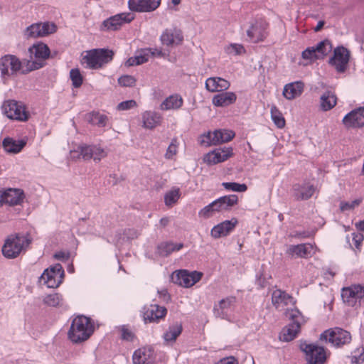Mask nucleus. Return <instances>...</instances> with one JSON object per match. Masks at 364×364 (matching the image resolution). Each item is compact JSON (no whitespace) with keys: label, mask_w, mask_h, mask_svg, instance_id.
Returning <instances> with one entry per match:
<instances>
[{"label":"nucleus","mask_w":364,"mask_h":364,"mask_svg":"<svg viewBox=\"0 0 364 364\" xmlns=\"http://www.w3.org/2000/svg\"><path fill=\"white\" fill-rule=\"evenodd\" d=\"M222 186L228 191L235 192H245L247 190V186L245 183H237L235 182H223Z\"/></svg>","instance_id":"obj_45"},{"label":"nucleus","mask_w":364,"mask_h":364,"mask_svg":"<svg viewBox=\"0 0 364 364\" xmlns=\"http://www.w3.org/2000/svg\"><path fill=\"white\" fill-rule=\"evenodd\" d=\"M22 62L16 55H5L0 58L1 77L5 83L21 70Z\"/></svg>","instance_id":"obj_6"},{"label":"nucleus","mask_w":364,"mask_h":364,"mask_svg":"<svg viewBox=\"0 0 364 364\" xmlns=\"http://www.w3.org/2000/svg\"><path fill=\"white\" fill-rule=\"evenodd\" d=\"M40 27L42 37L53 33L57 30V26L53 23L45 22L43 23H40Z\"/></svg>","instance_id":"obj_48"},{"label":"nucleus","mask_w":364,"mask_h":364,"mask_svg":"<svg viewBox=\"0 0 364 364\" xmlns=\"http://www.w3.org/2000/svg\"><path fill=\"white\" fill-rule=\"evenodd\" d=\"M216 211L215 210L214 205L213 202L210 203L209 205L205 206L203 209H201L198 214L200 217H203L205 218H208L213 215L214 213Z\"/></svg>","instance_id":"obj_54"},{"label":"nucleus","mask_w":364,"mask_h":364,"mask_svg":"<svg viewBox=\"0 0 364 364\" xmlns=\"http://www.w3.org/2000/svg\"><path fill=\"white\" fill-rule=\"evenodd\" d=\"M316 54L319 59L323 58L326 55H327L332 50V44L331 41L328 39L322 41L317 43L316 46H314Z\"/></svg>","instance_id":"obj_41"},{"label":"nucleus","mask_w":364,"mask_h":364,"mask_svg":"<svg viewBox=\"0 0 364 364\" xmlns=\"http://www.w3.org/2000/svg\"><path fill=\"white\" fill-rule=\"evenodd\" d=\"M167 309L164 306L158 304H151L148 307H144L143 316L145 322H159V321L166 316Z\"/></svg>","instance_id":"obj_17"},{"label":"nucleus","mask_w":364,"mask_h":364,"mask_svg":"<svg viewBox=\"0 0 364 364\" xmlns=\"http://www.w3.org/2000/svg\"><path fill=\"white\" fill-rule=\"evenodd\" d=\"M183 331V326L181 322H176L168 326V330L164 333L163 338L167 343L175 342L177 338L181 335Z\"/></svg>","instance_id":"obj_34"},{"label":"nucleus","mask_w":364,"mask_h":364,"mask_svg":"<svg viewBox=\"0 0 364 364\" xmlns=\"http://www.w3.org/2000/svg\"><path fill=\"white\" fill-rule=\"evenodd\" d=\"M31 238L28 234L20 233L8 236L2 247V253L9 259L16 258L21 252L31 244Z\"/></svg>","instance_id":"obj_2"},{"label":"nucleus","mask_w":364,"mask_h":364,"mask_svg":"<svg viewBox=\"0 0 364 364\" xmlns=\"http://www.w3.org/2000/svg\"><path fill=\"white\" fill-rule=\"evenodd\" d=\"M237 95L233 92H225L215 95L212 100L216 107H228L235 102Z\"/></svg>","instance_id":"obj_29"},{"label":"nucleus","mask_w":364,"mask_h":364,"mask_svg":"<svg viewBox=\"0 0 364 364\" xmlns=\"http://www.w3.org/2000/svg\"><path fill=\"white\" fill-rule=\"evenodd\" d=\"M236 301L235 296H228L221 299L218 304H215L213 307V314L216 318L230 321V312L232 310V306Z\"/></svg>","instance_id":"obj_14"},{"label":"nucleus","mask_w":364,"mask_h":364,"mask_svg":"<svg viewBox=\"0 0 364 364\" xmlns=\"http://www.w3.org/2000/svg\"><path fill=\"white\" fill-rule=\"evenodd\" d=\"M161 43L166 46H173L181 44L183 41L182 31L176 28L166 29L160 37Z\"/></svg>","instance_id":"obj_19"},{"label":"nucleus","mask_w":364,"mask_h":364,"mask_svg":"<svg viewBox=\"0 0 364 364\" xmlns=\"http://www.w3.org/2000/svg\"><path fill=\"white\" fill-rule=\"evenodd\" d=\"M24 198L23 191L21 189L9 188L0 196V203L10 206L21 204Z\"/></svg>","instance_id":"obj_20"},{"label":"nucleus","mask_w":364,"mask_h":364,"mask_svg":"<svg viewBox=\"0 0 364 364\" xmlns=\"http://www.w3.org/2000/svg\"><path fill=\"white\" fill-rule=\"evenodd\" d=\"M161 0H129V9L136 12H151L160 5Z\"/></svg>","instance_id":"obj_16"},{"label":"nucleus","mask_w":364,"mask_h":364,"mask_svg":"<svg viewBox=\"0 0 364 364\" xmlns=\"http://www.w3.org/2000/svg\"><path fill=\"white\" fill-rule=\"evenodd\" d=\"M232 154V149L230 147L217 149L204 157V161L208 164H216L227 160Z\"/></svg>","instance_id":"obj_22"},{"label":"nucleus","mask_w":364,"mask_h":364,"mask_svg":"<svg viewBox=\"0 0 364 364\" xmlns=\"http://www.w3.org/2000/svg\"><path fill=\"white\" fill-rule=\"evenodd\" d=\"M358 355L351 356L352 364H361L364 361V348L358 349Z\"/></svg>","instance_id":"obj_59"},{"label":"nucleus","mask_w":364,"mask_h":364,"mask_svg":"<svg viewBox=\"0 0 364 364\" xmlns=\"http://www.w3.org/2000/svg\"><path fill=\"white\" fill-rule=\"evenodd\" d=\"M226 52L228 54L240 55L245 52V48L240 44H231L226 48Z\"/></svg>","instance_id":"obj_53"},{"label":"nucleus","mask_w":364,"mask_h":364,"mask_svg":"<svg viewBox=\"0 0 364 364\" xmlns=\"http://www.w3.org/2000/svg\"><path fill=\"white\" fill-rule=\"evenodd\" d=\"M24 140H14L12 138L6 137L3 140L2 145L6 152L18 153L26 146Z\"/></svg>","instance_id":"obj_33"},{"label":"nucleus","mask_w":364,"mask_h":364,"mask_svg":"<svg viewBox=\"0 0 364 364\" xmlns=\"http://www.w3.org/2000/svg\"><path fill=\"white\" fill-rule=\"evenodd\" d=\"M62 301L61 296L58 294H51L46 296L43 299V303L49 306L56 307L60 304Z\"/></svg>","instance_id":"obj_46"},{"label":"nucleus","mask_w":364,"mask_h":364,"mask_svg":"<svg viewBox=\"0 0 364 364\" xmlns=\"http://www.w3.org/2000/svg\"><path fill=\"white\" fill-rule=\"evenodd\" d=\"M154 352L150 346L136 350L132 356L134 364H150L154 362Z\"/></svg>","instance_id":"obj_21"},{"label":"nucleus","mask_w":364,"mask_h":364,"mask_svg":"<svg viewBox=\"0 0 364 364\" xmlns=\"http://www.w3.org/2000/svg\"><path fill=\"white\" fill-rule=\"evenodd\" d=\"M144 126L148 129H153L160 124L161 116L156 112L146 111L143 115Z\"/></svg>","instance_id":"obj_36"},{"label":"nucleus","mask_w":364,"mask_h":364,"mask_svg":"<svg viewBox=\"0 0 364 364\" xmlns=\"http://www.w3.org/2000/svg\"><path fill=\"white\" fill-rule=\"evenodd\" d=\"M320 340L328 341L333 346L340 347L350 342L351 335L348 331L336 327L323 332L320 336Z\"/></svg>","instance_id":"obj_7"},{"label":"nucleus","mask_w":364,"mask_h":364,"mask_svg":"<svg viewBox=\"0 0 364 364\" xmlns=\"http://www.w3.org/2000/svg\"><path fill=\"white\" fill-rule=\"evenodd\" d=\"M28 50L31 55H33L37 60L32 62L28 61L26 69L21 70V73L23 74L43 68L45 63H43L42 60L48 59L50 55V48L43 43L33 44Z\"/></svg>","instance_id":"obj_4"},{"label":"nucleus","mask_w":364,"mask_h":364,"mask_svg":"<svg viewBox=\"0 0 364 364\" xmlns=\"http://www.w3.org/2000/svg\"><path fill=\"white\" fill-rule=\"evenodd\" d=\"M301 56L304 59H306V60H313L319 59L316 54V51L314 46L309 47L306 49H305L302 52Z\"/></svg>","instance_id":"obj_51"},{"label":"nucleus","mask_w":364,"mask_h":364,"mask_svg":"<svg viewBox=\"0 0 364 364\" xmlns=\"http://www.w3.org/2000/svg\"><path fill=\"white\" fill-rule=\"evenodd\" d=\"M136 102L134 100L123 101L117 105V109L119 111L128 110L136 107Z\"/></svg>","instance_id":"obj_55"},{"label":"nucleus","mask_w":364,"mask_h":364,"mask_svg":"<svg viewBox=\"0 0 364 364\" xmlns=\"http://www.w3.org/2000/svg\"><path fill=\"white\" fill-rule=\"evenodd\" d=\"M355 294L356 302L358 301L360 306L364 305V286L355 284Z\"/></svg>","instance_id":"obj_56"},{"label":"nucleus","mask_w":364,"mask_h":364,"mask_svg":"<svg viewBox=\"0 0 364 364\" xmlns=\"http://www.w3.org/2000/svg\"><path fill=\"white\" fill-rule=\"evenodd\" d=\"M77 151L84 160L93 159L95 161H100L106 156L104 149L97 146L82 145L78 147Z\"/></svg>","instance_id":"obj_18"},{"label":"nucleus","mask_w":364,"mask_h":364,"mask_svg":"<svg viewBox=\"0 0 364 364\" xmlns=\"http://www.w3.org/2000/svg\"><path fill=\"white\" fill-rule=\"evenodd\" d=\"M181 197L180 189L178 188H173L164 195V203L168 207L173 206L177 203Z\"/></svg>","instance_id":"obj_42"},{"label":"nucleus","mask_w":364,"mask_h":364,"mask_svg":"<svg viewBox=\"0 0 364 364\" xmlns=\"http://www.w3.org/2000/svg\"><path fill=\"white\" fill-rule=\"evenodd\" d=\"M93 333L91 319L85 316H78L73 319L68 331V338L75 343L87 340Z\"/></svg>","instance_id":"obj_1"},{"label":"nucleus","mask_w":364,"mask_h":364,"mask_svg":"<svg viewBox=\"0 0 364 364\" xmlns=\"http://www.w3.org/2000/svg\"><path fill=\"white\" fill-rule=\"evenodd\" d=\"M23 34L26 38H36L42 37L40 23H33L28 26L24 31Z\"/></svg>","instance_id":"obj_43"},{"label":"nucleus","mask_w":364,"mask_h":364,"mask_svg":"<svg viewBox=\"0 0 364 364\" xmlns=\"http://www.w3.org/2000/svg\"><path fill=\"white\" fill-rule=\"evenodd\" d=\"M304 89V83L302 81H295L284 85L283 90L284 97L289 100L299 97Z\"/></svg>","instance_id":"obj_26"},{"label":"nucleus","mask_w":364,"mask_h":364,"mask_svg":"<svg viewBox=\"0 0 364 364\" xmlns=\"http://www.w3.org/2000/svg\"><path fill=\"white\" fill-rule=\"evenodd\" d=\"M353 240L355 242V245L357 248L359 247V246L360 245L361 242H363V235L360 233H353Z\"/></svg>","instance_id":"obj_60"},{"label":"nucleus","mask_w":364,"mask_h":364,"mask_svg":"<svg viewBox=\"0 0 364 364\" xmlns=\"http://www.w3.org/2000/svg\"><path fill=\"white\" fill-rule=\"evenodd\" d=\"M343 123L348 129L360 128L364 126V107H359L347 114Z\"/></svg>","instance_id":"obj_15"},{"label":"nucleus","mask_w":364,"mask_h":364,"mask_svg":"<svg viewBox=\"0 0 364 364\" xmlns=\"http://www.w3.org/2000/svg\"><path fill=\"white\" fill-rule=\"evenodd\" d=\"M300 349L305 353L306 364H323L326 360L323 347L304 341L300 343Z\"/></svg>","instance_id":"obj_8"},{"label":"nucleus","mask_w":364,"mask_h":364,"mask_svg":"<svg viewBox=\"0 0 364 364\" xmlns=\"http://www.w3.org/2000/svg\"><path fill=\"white\" fill-rule=\"evenodd\" d=\"M48 272L51 274H56L57 277L63 279L64 277V270L60 264H55L54 266L48 269Z\"/></svg>","instance_id":"obj_58"},{"label":"nucleus","mask_w":364,"mask_h":364,"mask_svg":"<svg viewBox=\"0 0 364 364\" xmlns=\"http://www.w3.org/2000/svg\"><path fill=\"white\" fill-rule=\"evenodd\" d=\"M139 61H136V58L134 57L129 58L125 63V65L127 67L138 65Z\"/></svg>","instance_id":"obj_64"},{"label":"nucleus","mask_w":364,"mask_h":364,"mask_svg":"<svg viewBox=\"0 0 364 364\" xmlns=\"http://www.w3.org/2000/svg\"><path fill=\"white\" fill-rule=\"evenodd\" d=\"M183 105V99L178 95H171L162 102L160 107L163 110L178 109Z\"/></svg>","instance_id":"obj_37"},{"label":"nucleus","mask_w":364,"mask_h":364,"mask_svg":"<svg viewBox=\"0 0 364 364\" xmlns=\"http://www.w3.org/2000/svg\"><path fill=\"white\" fill-rule=\"evenodd\" d=\"M337 98L331 90H326L320 97V107L323 111H328L336 105Z\"/></svg>","instance_id":"obj_32"},{"label":"nucleus","mask_w":364,"mask_h":364,"mask_svg":"<svg viewBox=\"0 0 364 364\" xmlns=\"http://www.w3.org/2000/svg\"><path fill=\"white\" fill-rule=\"evenodd\" d=\"M177 152V139L173 138L169 144L165 156L166 159H171Z\"/></svg>","instance_id":"obj_57"},{"label":"nucleus","mask_w":364,"mask_h":364,"mask_svg":"<svg viewBox=\"0 0 364 364\" xmlns=\"http://www.w3.org/2000/svg\"><path fill=\"white\" fill-rule=\"evenodd\" d=\"M294 196L297 200H305L309 199L315 192L314 185L309 183L296 184L293 187Z\"/></svg>","instance_id":"obj_28"},{"label":"nucleus","mask_w":364,"mask_h":364,"mask_svg":"<svg viewBox=\"0 0 364 364\" xmlns=\"http://www.w3.org/2000/svg\"><path fill=\"white\" fill-rule=\"evenodd\" d=\"M271 117L274 123L278 128H283L285 126V119L282 113L277 109L275 106L271 108Z\"/></svg>","instance_id":"obj_44"},{"label":"nucleus","mask_w":364,"mask_h":364,"mask_svg":"<svg viewBox=\"0 0 364 364\" xmlns=\"http://www.w3.org/2000/svg\"><path fill=\"white\" fill-rule=\"evenodd\" d=\"M362 202L361 199H355L351 202L342 201L340 203V209L341 211H346L354 209L358 206Z\"/></svg>","instance_id":"obj_50"},{"label":"nucleus","mask_w":364,"mask_h":364,"mask_svg":"<svg viewBox=\"0 0 364 364\" xmlns=\"http://www.w3.org/2000/svg\"><path fill=\"white\" fill-rule=\"evenodd\" d=\"M235 136V133L228 129H218L208 132L203 136L200 144L205 146L217 145L228 142Z\"/></svg>","instance_id":"obj_11"},{"label":"nucleus","mask_w":364,"mask_h":364,"mask_svg":"<svg viewBox=\"0 0 364 364\" xmlns=\"http://www.w3.org/2000/svg\"><path fill=\"white\" fill-rule=\"evenodd\" d=\"M2 110L8 118L19 121H26L28 119L25 108L15 100L5 101Z\"/></svg>","instance_id":"obj_12"},{"label":"nucleus","mask_w":364,"mask_h":364,"mask_svg":"<svg viewBox=\"0 0 364 364\" xmlns=\"http://www.w3.org/2000/svg\"><path fill=\"white\" fill-rule=\"evenodd\" d=\"M312 245L309 243L290 245L287 253L296 257L307 258L311 256Z\"/></svg>","instance_id":"obj_31"},{"label":"nucleus","mask_w":364,"mask_h":364,"mask_svg":"<svg viewBox=\"0 0 364 364\" xmlns=\"http://www.w3.org/2000/svg\"><path fill=\"white\" fill-rule=\"evenodd\" d=\"M183 247V243L164 242L157 247V254L161 257H167L174 251H178Z\"/></svg>","instance_id":"obj_35"},{"label":"nucleus","mask_w":364,"mask_h":364,"mask_svg":"<svg viewBox=\"0 0 364 364\" xmlns=\"http://www.w3.org/2000/svg\"><path fill=\"white\" fill-rule=\"evenodd\" d=\"M54 257L58 260L65 261L69 258V253L64 252H58L54 255Z\"/></svg>","instance_id":"obj_62"},{"label":"nucleus","mask_w":364,"mask_h":364,"mask_svg":"<svg viewBox=\"0 0 364 364\" xmlns=\"http://www.w3.org/2000/svg\"><path fill=\"white\" fill-rule=\"evenodd\" d=\"M230 86L229 81L220 77H211L205 81V88L211 92L227 90Z\"/></svg>","instance_id":"obj_27"},{"label":"nucleus","mask_w":364,"mask_h":364,"mask_svg":"<svg viewBox=\"0 0 364 364\" xmlns=\"http://www.w3.org/2000/svg\"><path fill=\"white\" fill-rule=\"evenodd\" d=\"M350 51L346 48L343 46H337L328 63L333 66L338 73H344L350 60Z\"/></svg>","instance_id":"obj_9"},{"label":"nucleus","mask_w":364,"mask_h":364,"mask_svg":"<svg viewBox=\"0 0 364 364\" xmlns=\"http://www.w3.org/2000/svg\"><path fill=\"white\" fill-rule=\"evenodd\" d=\"M87 120L92 124L97 125L100 127H104L107 125L108 117L97 112H92L87 114Z\"/></svg>","instance_id":"obj_38"},{"label":"nucleus","mask_w":364,"mask_h":364,"mask_svg":"<svg viewBox=\"0 0 364 364\" xmlns=\"http://www.w3.org/2000/svg\"><path fill=\"white\" fill-rule=\"evenodd\" d=\"M216 364H238L237 360L234 357H229L221 359Z\"/></svg>","instance_id":"obj_61"},{"label":"nucleus","mask_w":364,"mask_h":364,"mask_svg":"<svg viewBox=\"0 0 364 364\" xmlns=\"http://www.w3.org/2000/svg\"><path fill=\"white\" fill-rule=\"evenodd\" d=\"M113 56L114 53L111 50L93 49L87 51L82 60L87 64V68L97 69L110 62Z\"/></svg>","instance_id":"obj_5"},{"label":"nucleus","mask_w":364,"mask_h":364,"mask_svg":"<svg viewBox=\"0 0 364 364\" xmlns=\"http://www.w3.org/2000/svg\"><path fill=\"white\" fill-rule=\"evenodd\" d=\"M203 274L200 272L193 271L189 272L188 270L181 269L176 272L173 279L176 284L184 287H191L200 280Z\"/></svg>","instance_id":"obj_13"},{"label":"nucleus","mask_w":364,"mask_h":364,"mask_svg":"<svg viewBox=\"0 0 364 364\" xmlns=\"http://www.w3.org/2000/svg\"><path fill=\"white\" fill-rule=\"evenodd\" d=\"M355 285L348 287H344L342 289L341 296L345 303L350 306L356 305V297L355 294Z\"/></svg>","instance_id":"obj_40"},{"label":"nucleus","mask_w":364,"mask_h":364,"mask_svg":"<svg viewBox=\"0 0 364 364\" xmlns=\"http://www.w3.org/2000/svg\"><path fill=\"white\" fill-rule=\"evenodd\" d=\"M134 18V14L131 13L119 14L103 21L100 26L102 31H114L127 23H130Z\"/></svg>","instance_id":"obj_10"},{"label":"nucleus","mask_w":364,"mask_h":364,"mask_svg":"<svg viewBox=\"0 0 364 364\" xmlns=\"http://www.w3.org/2000/svg\"><path fill=\"white\" fill-rule=\"evenodd\" d=\"M120 331L122 333L121 338L122 340H124L127 341H134V339L135 338L134 333L130 329H129V328H127L126 326H121Z\"/></svg>","instance_id":"obj_52"},{"label":"nucleus","mask_w":364,"mask_h":364,"mask_svg":"<svg viewBox=\"0 0 364 364\" xmlns=\"http://www.w3.org/2000/svg\"><path fill=\"white\" fill-rule=\"evenodd\" d=\"M237 224V220L236 218L223 221L212 228L211 236L214 238L226 236L235 228Z\"/></svg>","instance_id":"obj_24"},{"label":"nucleus","mask_w":364,"mask_h":364,"mask_svg":"<svg viewBox=\"0 0 364 364\" xmlns=\"http://www.w3.org/2000/svg\"><path fill=\"white\" fill-rule=\"evenodd\" d=\"M119 84L122 87H133L135 85L136 79L132 75H123L118 79Z\"/></svg>","instance_id":"obj_49"},{"label":"nucleus","mask_w":364,"mask_h":364,"mask_svg":"<svg viewBox=\"0 0 364 364\" xmlns=\"http://www.w3.org/2000/svg\"><path fill=\"white\" fill-rule=\"evenodd\" d=\"M287 316L291 321L288 326H285L279 336L282 341L289 342L294 340L300 331L301 324L304 319L298 309H291L287 312Z\"/></svg>","instance_id":"obj_3"},{"label":"nucleus","mask_w":364,"mask_h":364,"mask_svg":"<svg viewBox=\"0 0 364 364\" xmlns=\"http://www.w3.org/2000/svg\"><path fill=\"white\" fill-rule=\"evenodd\" d=\"M272 302L276 307L286 306L294 302L293 297L286 291L281 289H276L272 294Z\"/></svg>","instance_id":"obj_30"},{"label":"nucleus","mask_w":364,"mask_h":364,"mask_svg":"<svg viewBox=\"0 0 364 364\" xmlns=\"http://www.w3.org/2000/svg\"><path fill=\"white\" fill-rule=\"evenodd\" d=\"M136 61H139V65L143 64L148 61V55L147 54H140L139 55H136Z\"/></svg>","instance_id":"obj_63"},{"label":"nucleus","mask_w":364,"mask_h":364,"mask_svg":"<svg viewBox=\"0 0 364 364\" xmlns=\"http://www.w3.org/2000/svg\"><path fill=\"white\" fill-rule=\"evenodd\" d=\"M70 77L74 87L78 88L82 85L83 78L77 68L71 69L70 71Z\"/></svg>","instance_id":"obj_47"},{"label":"nucleus","mask_w":364,"mask_h":364,"mask_svg":"<svg viewBox=\"0 0 364 364\" xmlns=\"http://www.w3.org/2000/svg\"><path fill=\"white\" fill-rule=\"evenodd\" d=\"M237 203L238 197L235 194L222 196L213 201L215 210L218 213L228 211Z\"/></svg>","instance_id":"obj_23"},{"label":"nucleus","mask_w":364,"mask_h":364,"mask_svg":"<svg viewBox=\"0 0 364 364\" xmlns=\"http://www.w3.org/2000/svg\"><path fill=\"white\" fill-rule=\"evenodd\" d=\"M266 26L262 21H256L247 31V35L253 43L262 41L266 37Z\"/></svg>","instance_id":"obj_25"},{"label":"nucleus","mask_w":364,"mask_h":364,"mask_svg":"<svg viewBox=\"0 0 364 364\" xmlns=\"http://www.w3.org/2000/svg\"><path fill=\"white\" fill-rule=\"evenodd\" d=\"M41 279L46 284L48 288H56L62 282L61 279L57 277L56 274H51L46 269L41 276Z\"/></svg>","instance_id":"obj_39"}]
</instances>
